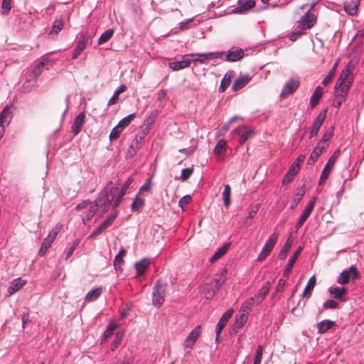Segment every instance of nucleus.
Returning <instances> with one entry per match:
<instances>
[{
    "label": "nucleus",
    "instance_id": "1",
    "mask_svg": "<svg viewBox=\"0 0 364 364\" xmlns=\"http://www.w3.org/2000/svg\"><path fill=\"white\" fill-rule=\"evenodd\" d=\"M354 65L352 61H350L346 68L341 73L336 85H335V97L333 105L338 108L346 99L349 89L353 81L352 72Z\"/></svg>",
    "mask_w": 364,
    "mask_h": 364
},
{
    "label": "nucleus",
    "instance_id": "2",
    "mask_svg": "<svg viewBox=\"0 0 364 364\" xmlns=\"http://www.w3.org/2000/svg\"><path fill=\"white\" fill-rule=\"evenodd\" d=\"M225 282V278L223 275L218 276L212 279L209 282H206L202 287V291L207 299H211L219 291L220 287Z\"/></svg>",
    "mask_w": 364,
    "mask_h": 364
},
{
    "label": "nucleus",
    "instance_id": "3",
    "mask_svg": "<svg viewBox=\"0 0 364 364\" xmlns=\"http://www.w3.org/2000/svg\"><path fill=\"white\" fill-rule=\"evenodd\" d=\"M279 237V233L274 232L271 235L267 241L266 242L264 247L262 248L261 252L258 255L257 260L259 262L264 261L267 256L269 255L271 252L272 251L275 244L277 243V239Z\"/></svg>",
    "mask_w": 364,
    "mask_h": 364
},
{
    "label": "nucleus",
    "instance_id": "4",
    "mask_svg": "<svg viewBox=\"0 0 364 364\" xmlns=\"http://www.w3.org/2000/svg\"><path fill=\"white\" fill-rule=\"evenodd\" d=\"M166 293V284L158 281L153 291V304L157 307L160 306L164 302V297Z\"/></svg>",
    "mask_w": 364,
    "mask_h": 364
},
{
    "label": "nucleus",
    "instance_id": "5",
    "mask_svg": "<svg viewBox=\"0 0 364 364\" xmlns=\"http://www.w3.org/2000/svg\"><path fill=\"white\" fill-rule=\"evenodd\" d=\"M340 154H341L340 149H337L334 151L333 155L329 158L327 164H326V166L321 173L320 180H319L320 185L322 184L323 183H324V181L328 177V176H329L337 159L339 157Z\"/></svg>",
    "mask_w": 364,
    "mask_h": 364
},
{
    "label": "nucleus",
    "instance_id": "6",
    "mask_svg": "<svg viewBox=\"0 0 364 364\" xmlns=\"http://www.w3.org/2000/svg\"><path fill=\"white\" fill-rule=\"evenodd\" d=\"M359 277V272H358L355 265H352L348 269L343 271L337 279V282L341 284H346L350 282V279L354 280Z\"/></svg>",
    "mask_w": 364,
    "mask_h": 364
},
{
    "label": "nucleus",
    "instance_id": "7",
    "mask_svg": "<svg viewBox=\"0 0 364 364\" xmlns=\"http://www.w3.org/2000/svg\"><path fill=\"white\" fill-rule=\"evenodd\" d=\"M60 231V228L56 225L53 230L48 233V236L44 239L43 242L41 245V249L39 250L38 255L40 256H43L48 248L50 247L51 244L54 242Z\"/></svg>",
    "mask_w": 364,
    "mask_h": 364
},
{
    "label": "nucleus",
    "instance_id": "8",
    "mask_svg": "<svg viewBox=\"0 0 364 364\" xmlns=\"http://www.w3.org/2000/svg\"><path fill=\"white\" fill-rule=\"evenodd\" d=\"M224 53L211 52L208 53H191L189 55L191 57H197L191 60V62L204 63L208 60L220 58Z\"/></svg>",
    "mask_w": 364,
    "mask_h": 364
},
{
    "label": "nucleus",
    "instance_id": "9",
    "mask_svg": "<svg viewBox=\"0 0 364 364\" xmlns=\"http://www.w3.org/2000/svg\"><path fill=\"white\" fill-rule=\"evenodd\" d=\"M327 110L320 112L315 118L309 132V138H313L317 135L320 127L323 123L326 117Z\"/></svg>",
    "mask_w": 364,
    "mask_h": 364
},
{
    "label": "nucleus",
    "instance_id": "10",
    "mask_svg": "<svg viewBox=\"0 0 364 364\" xmlns=\"http://www.w3.org/2000/svg\"><path fill=\"white\" fill-rule=\"evenodd\" d=\"M118 215V211L114 210V213L109 215L106 220H105L98 228H97L90 235V237H95L100 235L102 231L109 228L114 222V219Z\"/></svg>",
    "mask_w": 364,
    "mask_h": 364
},
{
    "label": "nucleus",
    "instance_id": "11",
    "mask_svg": "<svg viewBox=\"0 0 364 364\" xmlns=\"http://www.w3.org/2000/svg\"><path fill=\"white\" fill-rule=\"evenodd\" d=\"M315 203H316V198L311 200L308 203V205L306 206L303 213L299 217V218L295 225V228L296 229V230H298L299 229L301 228V227L304 225L305 221L309 217V215H311V213L315 206Z\"/></svg>",
    "mask_w": 364,
    "mask_h": 364
},
{
    "label": "nucleus",
    "instance_id": "12",
    "mask_svg": "<svg viewBox=\"0 0 364 364\" xmlns=\"http://www.w3.org/2000/svg\"><path fill=\"white\" fill-rule=\"evenodd\" d=\"M299 81L296 79H290L287 83L284 85L282 92L280 94V97L282 98H285L287 95H291L294 93L299 86Z\"/></svg>",
    "mask_w": 364,
    "mask_h": 364
},
{
    "label": "nucleus",
    "instance_id": "13",
    "mask_svg": "<svg viewBox=\"0 0 364 364\" xmlns=\"http://www.w3.org/2000/svg\"><path fill=\"white\" fill-rule=\"evenodd\" d=\"M117 189V188L114 186L113 183L112 181H109V183H107L104 189L102 190L101 192L99 193V196L97 197V202H102L104 198L107 197L112 198V199L114 200Z\"/></svg>",
    "mask_w": 364,
    "mask_h": 364
},
{
    "label": "nucleus",
    "instance_id": "14",
    "mask_svg": "<svg viewBox=\"0 0 364 364\" xmlns=\"http://www.w3.org/2000/svg\"><path fill=\"white\" fill-rule=\"evenodd\" d=\"M201 331V326L198 325L185 339L183 346L186 348H192Z\"/></svg>",
    "mask_w": 364,
    "mask_h": 364
},
{
    "label": "nucleus",
    "instance_id": "15",
    "mask_svg": "<svg viewBox=\"0 0 364 364\" xmlns=\"http://www.w3.org/2000/svg\"><path fill=\"white\" fill-rule=\"evenodd\" d=\"M234 132L240 136V144H244L253 134V130L247 127H239Z\"/></svg>",
    "mask_w": 364,
    "mask_h": 364
},
{
    "label": "nucleus",
    "instance_id": "16",
    "mask_svg": "<svg viewBox=\"0 0 364 364\" xmlns=\"http://www.w3.org/2000/svg\"><path fill=\"white\" fill-rule=\"evenodd\" d=\"M232 314H233V310L229 309L220 318L219 322L217 324L216 330H215L216 340L218 339L220 332L225 328L226 323H228V320L231 318Z\"/></svg>",
    "mask_w": 364,
    "mask_h": 364
},
{
    "label": "nucleus",
    "instance_id": "17",
    "mask_svg": "<svg viewBox=\"0 0 364 364\" xmlns=\"http://www.w3.org/2000/svg\"><path fill=\"white\" fill-rule=\"evenodd\" d=\"M302 251V247L299 246L297 250L294 252V254L289 258L288 263L286 266L284 272L283 273V277L287 278L291 272V269L294 267L295 262L296 261L298 257L301 254Z\"/></svg>",
    "mask_w": 364,
    "mask_h": 364
},
{
    "label": "nucleus",
    "instance_id": "18",
    "mask_svg": "<svg viewBox=\"0 0 364 364\" xmlns=\"http://www.w3.org/2000/svg\"><path fill=\"white\" fill-rule=\"evenodd\" d=\"M26 284V281L19 277L14 279L7 289L9 296H11L20 289H21Z\"/></svg>",
    "mask_w": 364,
    "mask_h": 364
},
{
    "label": "nucleus",
    "instance_id": "19",
    "mask_svg": "<svg viewBox=\"0 0 364 364\" xmlns=\"http://www.w3.org/2000/svg\"><path fill=\"white\" fill-rule=\"evenodd\" d=\"M238 6L232 10V13H243L250 10L255 6V1L253 0H240Z\"/></svg>",
    "mask_w": 364,
    "mask_h": 364
},
{
    "label": "nucleus",
    "instance_id": "20",
    "mask_svg": "<svg viewBox=\"0 0 364 364\" xmlns=\"http://www.w3.org/2000/svg\"><path fill=\"white\" fill-rule=\"evenodd\" d=\"M316 21V17L314 14L307 12L299 22V26L301 29H308L311 28Z\"/></svg>",
    "mask_w": 364,
    "mask_h": 364
},
{
    "label": "nucleus",
    "instance_id": "21",
    "mask_svg": "<svg viewBox=\"0 0 364 364\" xmlns=\"http://www.w3.org/2000/svg\"><path fill=\"white\" fill-rule=\"evenodd\" d=\"M359 4L360 0H345L343 7L348 14L354 16L357 13Z\"/></svg>",
    "mask_w": 364,
    "mask_h": 364
},
{
    "label": "nucleus",
    "instance_id": "22",
    "mask_svg": "<svg viewBox=\"0 0 364 364\" xmlns=\"http://www.w3.org/2000/svg\"><path fill=\"white\" fill-rule=\"evenodd\" d=\"M251 80L248 75H240L234 81L232 89L233 91H238L245 87Z\"/></svg>",
    "mask_w": 364,
    "mask_h": 364
},
{
    "label": "nucleus",
    "instance_id": "23",
    "mask_svg": "<svg viewBox=\"0 0 364 364\" xmlns=\"http://www.w3.org/2000/svg\"><path fill=\"white\" fill-rule=\"evenodd\" d=\"M244 56V51L242 48H232L226 54V60L230 62L237 61Z\"/></svg>",
    "mask_w": 364,
    "mask_h": 364
},
{
    "label": "nucleus",
    "instance_id": "24",
    "mask_svg": "<svg viewBox=\"0 0 364 364\" xmlns=\"http://www.w3.org/2000/svg\"><path fill=\"white\" fill-rule=\"evenodd\" d=\"M85 114L84 112H80L75 119L73 124L72 126L73 132L75 135H77L81 130L82 126L85 124Z\"/></svg>",
    "mask_w": 364,
    "mask_h": 364
},
{
    "label": "nucleus",
    "instance_id": "25",
    "mask_svg": "<svg viewBox=\"0 0 364 364\" xmlns=\"http://www.w3.org/2000/svg\"><path fill=\"white\" fill-rule=\"evenodd\" d=\"M132 183V179L131 178H129L127 181L123 185L122 190L118 193L117 198L114 199L113 203V208L115 209L117 208L119 204L121 203L122 198L125 194V192L127 189L129 188L130 184Z\"/></svg>",
    "mask_w": 364,
    "mask_h": 364
},
{
    "label": "nucleus",
    "instance_id": "26",
    "mask_svg": "<svg viewBox=\"0 0 364 364\" xmlns=\"http://www.w3.org/2000/svg\"><path fill=\"white\" fill-rule=\"evenodd\" d=\"M272 284L269 282H267L264 285L259 289L258 294L255 296L256 304H260L268 294L271 288Z\"/></svg>",
    "mask_w": 364,
    "mask_h": 364
},
{
    "label": "nucleus",
    "instance_id": "27",
    "mask_svg": "<svg viewBox=\"0 0 364 364\" xmlns=\"http://www.w3.org/2000/svg\"><path fill=\"white\" fill-rule=\"evenodd\" d=\"M87 41V38L82 36L81 39L77 41L76 48L73 50L72 58L76 59L81 52L85 48Z\"/></svg>",
    "mask_w": 364,
    "mask_h": 364
},
{
    "label": "nucleus",
    "instance_id": "28",
    "mask_svg": "<svg viewBox=\"0 0 364 364\" xmlns=\"http://www.w3.org/2000/svg\"><path fill=\"white\" fill-rule=\"evenodd\" d=\"M191 63V59H184L178 62H171L168 63V67L170 69L176 71L189 67Z\"/></svg>",
    "mask_w": 364,
    "mask_h": 364
},
{
    "label": "nucleus",
    "instance_id": "29",
    "mask_svg": "<svg viewBox=\"0 0 364 364\" xmlns=\"http://www.w3.org/2000/svg\"><path fill=\"white\" fill-rule=\"evenodd\" d=\"M12 117L11 112H10V107L6 106L2 112L0 113V126L4 127V124H8Z\"/></svg>",
    "mask_w": 364,
    "mask_h": 364
},
{
    "label": "nucleus",
    "instance_id": "30",
    "mask_svg": "<svg viewBox=\"0 0 364 364\" xmlns=\"http://www.w3.org/2000/svg\"><path fill=\"white\" fill-rule=\"evenodd\" d=\"M323 95V88L318 86L310 99V105L312 108L316 107Z\"/></svg>",
    "mask_w": 364,
    "mask_h": 364
},
{
    "label": "nucleus",
    "instance_id": "31",
    "mask_svg": "<svg viewBox=\"0 0 364 364\" xmlns=\"http://www.w3.org/2000/svg\"><path fill=\"white\" fill-rule=\"evenodd\" d=\"M150 261L148 259H142L140 261L135 263L134 267L137 271V275L141 276L146 269L149 266Z\"/></svg>",
    "mask_w": 364,
    "mask_h": 364
},
{
    "label": "nucleus",
    "instance_id": "32",
    "mask_svg": "<svg viewBox=\"0 0 364 364\" xmlns=\"http://www.w3.org/2000/svg\"><path fill=\"white\" fill-rule=\"evenodd\" d=\"M234 75V72L232 70L228 71L225 75L223 79L220 82V85L219 87V91L220 92H223L226 88L230 85L231 79Z\"/></svg>",
    "mask_w": 364,
    "mask_h": 364
},
{
    "label": "nucleus",
    "instance_id": "33",
    "mask_svg": "<svg viewBox=\"0 0 364 364\" xmlns=\"http://www.w3.org/2000/svg\"><path fill=\"white\" fill-rule=\"evenodd\" d=\"M335 323L330 320H323L317 323L318 331L319 333H324L330 330Z\"/></svg>",
    "mask_w": 364,
    "mask_h": 364
},
{
    "label": "nucleus",
    "instance_id": "34",
    "mask_svg": "<svg viewBox=\"0 0 364 364\" xmlns=\"http://www.w3.org/2000/svg\"><path fill=\"white\" fill-rule=\"evenodd\" d=\"M102 291L103 289L101 287L90 291L85 296V301L88 302L95 301L102 294Z\"/></svg>",
    "mask_w": 364,
    "mask_h": 364
},
{
    "label": "nucleus",
    "instance_id": "35",
    "mask_svg": "<svg viewBox=\"0 0 364 364\" xmlns=\"http://www.w3.org/2000/svg\"><path fill=\"white\" fill-rule=\"evenodd\" d=\"M247 315L245 313L239 311V314L235 316L234 329L241 328L245 325L247 320Z\"/></svg>",
    "mask_w": 364,
    "mask_h": 364
},
{
    "label": "nucleus",
    "instance_id": "36",
    "mask_svg": "<svg viewBox=\"0 0 364 364\" xmlns=\"http://www.w3.org/2000/svg\"><path fill=\"white\" fill-rule=\"evenodd\" d=\"M64 21L61 18L55 19L53 23V27L50 31V35L53 37L57 36L58 33L62 30L64 26Z\"/></svg>",
    "mask_w": 364,
    "mask_h": 364
},
{
    "label": "nucleus",
    "instance_id": "37",
    "mask_svg": "<svg viewBox=\"0 0 364 364\" xmlns=\"http://www.w3.org/2000/svg\"><path fill=\"white\" fill-rule=\"evenodd\" d=\"M328 292L333 295L336 299H341L346 294L347 289L345 287H333L328 289Z\"/></svg>",
    "mask_w": 364,
    "mask_h": 364
},
{
    "label": "nucleus",
    "instance_id": "38",
    "mask_svg": "<svg viewBox=\"0 0 364 364\" xmlns=\"http://www.w3.org/2000/svg\"><path fill=\"white\" fill-rule=\"evenodd\" d=\"M229 247L230 243L225 244L213 255V257L210 259V262L213 263L218 259L221 258L228 252Z\"/></svg>",
    "mask_w": 364,
    "mask_h": 364
},
{
    "label": "nucleus",
    "instance_id": "39",
    "mask_svg": "<svg viewBox=\"0 0 364 364\" xmlns=\"http://www.w3.org/2000/svg\"><path fill=\"white\" fill-rule=\"evenodd\" d=\"M113 200L112 198H104V200L102 202H97V198L95 200V205L97 207L100 208L102 213H105L108 211L109 206L112 203V201Z\"/></svg>",
    "mask_w": 364,
    "mask_h": 364
},
{
    "label": "nucleus",
    "instance_id": "40",
    "mask_svg": "<svg viewBox=\"0 0 364 364\" xmlns=\"http://www.w3.org/2000/svg\"><path fill=\"white\" fill-rule=\"evenodd\" d=\"M230 195H231V188H230V185L226 184L224 186V191L223 192L222 197H223V204L227 208L230 206V205L231 203Z\"/></svg>",
    "mask_w": 364,
    "mask_h": 364
},
{
    "label": "nucleus",
    "instance_id": "41",
    "mask_svg": "<svg viewBox=\"0 0 364 364\" xmlns=\"http://www.w3.org/2000/svg\"><path fill=\"white\" fill-rule=\"evenodd\" d=\"M292 243H293V242L291 238H288L286 242L284 243L282 249L281 250V251L279 254V259L284 260L286 259L288 252L289 251V250L291 247Z\"/></svg>",
    "mask_w": 364,
    "mask_h": 364
},
{
    "label": "nucleus",
    "instance_id": "42",
    "mask_svg": "<svg viewBox=\"0 0 364 364\" xmlns=\"http://www.w3.org/2000/svg\"><path fill=\"white\" fill-rule=\"evenodd\" d=\"M255 303H256V300L254 296L249 298L242 304V306L240 307V312L249 314Z\"/></svg>",
    "mask_w": 364,
    "mask_h": 364
},
{
    "label": "nucleus",
    "instance_id": "43",
    "mask_svg": "<svg viewBox=\"0 0 364 364\" xmlns=\"http://www.w3.org/2000/svg\"><path fill=\"white\" fill-rule=\"evenodd\" d=\"M226 141L223 139H220L214 149L215 154L220 156L225 154L226 151Z\"/></svg>",
    "mask_w": 364,
    "mask_h": 364
},
{
    "label": "nucleus",
    "instance_id": "44",
    "mask_svg": "<svg viewBox=\"0 0 364 364\" xmlns=\"http://www.w3.org/2000/svg\"><path fill=\"white\" fill-rule=\"evenodd\" d=\"M315 284H316V278L314 276H313L309 279V281L306 285V287L303 292V296L310 295L311 293V291L314 289V288L315 287Z\"/></svg>",
    "mask_w": 364,
    "mask_h": 364
},
{
    "label": "nucleus",
    "instance_id": "45",
    "mask_svg": "<svg viewBox=\"0 0 364 364\" xmlns=\"http://www.w3.org/2000/svg\"><path fill=\"white\" fill-rule=\"evenodd\" d=\"M322 153L323 152L321 151V149L319 147H315L313 151L311 153L310 156L308 159V164H314L317 161V159Z\"/></svg>",
    "mask_w": 364,
    "mask_h": 364
},
{
    "label": "nucleus",
    "instance_id": "46",
    "mask_svg": "<svg viewBox=\"0 0 364 364\" xmlns=\"http://www.w3.org/2000/svg\"><path fill=\"white\" fill-rule=\"evenodd\" d=\"M136 117V114L134 113V114H131L129 115H128L127 117L123 118L122 119H121L117 126L122 129V130L126 127H127L131 122Z\"/></svg>",
    "mask_w": 364,
    "mask_h": 364
},
{
    "label": "nucleus",
    "instance_id": "47",
    "mask_svg": "<svg viewBox=\"0 0 364 364\" xmlns=\"http://www.w3.org/2000/svg\"><path fill=\"white\" fill-rule=\"evenodd\" d=\"M338 60L335 63L333 67L332 68V69L330 70V72L328 73V75L322 81V84L323 85H327L328 83H330L333 79V77H334L335 74H336V68L338 65Z\"/></svg>",
    "mask_w": 364,
    "mask_h": 364
},
{
    "label": "nucleus",
    "instance_id": "48",
    "mask_svg": "<svg viewBox=\"0 0 364 364\" xmlns=\"http://www.w3.org/2000/svg\"><path fill=\"white\" fill-rule=\"evenodd\" d=\"M114 30L108 29L105 33H103L101 36L99 38L98 44L102 45L106 42H107L113 36Z\"/></svg>",
    "mask_w": 364,
    "mask_h": 364
},
{
    "label": "nucleus",
    "instance_id": "49",
    "mask_svg": "<svg viewBox=\"0 0 364 364\" xmlns=\"http://www.w3.org/2000/svg\"><path fill=\"white\" fill-rule=\"evenodd\" d=\"M144 204V199L138 196H136L135 200L132 202V210L133 211L139 210Z\"/></svg>",
    "mask_w": 364,
    "mask_h": 364
},
{
    "label": "nucleus",
    "instance_id": "50",
    "mask_svg": "<svg viewBox=\"0 0 364 364\" xmlns=\"http://www.w3.org/2000/svg\"><path fill=\"white\" fill-rule=\"evenodd\" d=\"M193 171H194V166H192V167H191V168H187L182 169L180 179L182 181H187L191 177L192 173H193Z\"/></svg>",
    "mask_w": 364,
    "mask_h": 364
},
{
    "label": "nucleus",
    "instance_id": "51",
    "mask_svg": "<svg viewBox=\"0 0 364 364\" xmlns=\"http://www.w3.org/2000/svg\"><path fill=\"white\" fill-rule=\"evenodd\" d=\"M123 130L120 129L117 125L114 127L109 134L110 141L117 140L120 136V134Z\"/></svg>",
    "mask_w": 364,
    "mask_h": 364
},
{
    "label": "nucleus",
    "instance_id": "52",
    "mask_svg": "<svg viewBox=\"0 0 364 364\" xmlns=\"http://www.w3.org/2000/svg\"><path fill=\"white\" fill-rule=\"evenodd\" d=\"M11 8V0H2L1 4V14L7 15Z\"/></svg>",
    "mask_w": 364,
    "mask_h": 364
},
{
    "label": "nucleus",
    "instance_id": "53",
    "mask_svg": "<svg viewBox=\"0 0 364 364\" xmlns=\"http://www.w3.org/2000/svg\"><path fill=\"white\" fill-rule=\"evenodd\" d=\"M263 353V347L262 346H259L256 350V354L254 360L253 364H260L262 360Z\"/></svg>",
    "mask_w": 364,
    "mask_h": 364
},
{
    "label": "nucleus",
    "instance_id": "54",
    "mask_svg": "<svg viewBox=\"0 0 364 364\" xmlns=\"http://www.w3.org/2000/svg\"><path fill=\"white\" fill-rule=\"evenodd\" d=\"M333 132V127H330L323 135L322 138L321 139V141H325L328 143V141L330 140V139L332 136Z\"/></svg>",
    "mask_w": 364,
    "mask_h": 364
},
{
    "label": "nucleus",
    "instance_id": "55",
    "mask_svg": "<svg viewBox=\"0 0 364 364\" xmlns=\"http://www.w3.org/2000/svg\"><path fill=\"white\" fill-rule=\"evenodd\" d=\"M191 200V197L189 195H186L183 196L178 203L179 206L181 208H184L185 206H186Z\"/></svg>",
    "mask_w": 364,
    "mask_h": 364
},
{
    "label": "nucleus",
    "instance_id": "56",
    "mask_svg": "<svg viewBox=\"0 0 364 364\" xmlns=\"http://www.w3.org/2000/svg\"><path fill=\"white\" fill-rule=\"evenodd\" d=\"M337 306L338 302L333 299L326 300L323 305L324 309H335Z\"/></svg>",
    "mask_w": 364,
    "mask_h": 364
},
{
    "label": "nucleus",
    "instance_id": "57",
    "mask_svg": "<svg viewBox=\"0 0 364 364\" xmlns=\"http://www.w3.org/2000/svg\"><path fill=\"white\" fill-rule=\"evenodd\" d=\"M45 63L44 62H41L38 63V65L35 67V68L33 70V74L35 75V77H38L41 73H42V68L44 67Z\"/></svg>",
    "mask_w": 364,
    "mask_h": 364
},
{
    "label": "nucleus",
    "instance_id": "58",
    "mask_svg": "<svg viewBox=\"0 0 364 364\" xmlns=\"http://www.w3.org/2000/svg\"><path fill=\"white\" fill-rule=\"evenodd\" d=\"M285 284H286V280L285 279H280L276 286V291H275V293L277 292H281V291H284V287H285Z\"/></svg>",
    "mask_w": 364,
    "mask_h": 364
},
{
    "label": "nucleus",
    "instance_id": "59",
    "mask_svg": "<svg viewBox=\"0 0 364 364\" xmlns=\"http://www.w3.org/2000/svg\"><path fill=\"white\" fill-rule=\"evenodd\" d=\"M132 149L139 151L141 148V142L138 138H135L131 143L130 145Z\"/></svg>",
    "mask_w": 364,
    "mask_h": 364
},
{
    "label": "nucleus",
    "instance_id": "60",
    "mask_svg": "<svg viewBox=\"0 0 364 364\" xmlns=\"http://www.w3.org/2000/svg\"><path fill=\"white\" fill-rule=\"evenodd\" d=\"M294 177V174L287 171V173L285 174V176H284V178L282 179V184L285 185V184L290 183L293 180Z\"/></svg>",
    "mask_w": 364,
    "mask_h": 364
},
{
    "label": "nucleus",
    "instance_id": "61",
    "mask_svg": "<svg viewBox=\"0 0 364 364\" xmlns=\"http://www.w3.org/2000/svg\"><path fill=\"white\" fill-rule=\"evenodd\" d=\"M300 166L298 165L297 162H294L288 171L294 174V176L299 171Z\"/></svg>",
    "mask_w": 364,
    "mask_h": 364
},
{
    "label": "nucleus",
    "instance_id": "62",
    "mask_svg": "<svg viewBox=\"0 0 364 364\" xmlns=\"http://www.w3.org/2000/svg\"><path fill=\"white\" fill-rule=\"evenodd\" d=\"M79 245V240H76L73 245L70 247L67 252V255L65 259H68L73 253L74 250L76 249L77 245Z\"/></svg>",
    "mask_w": 364,
    "mask_h": 364
},
{
    "label": "nucleus",
    "instance_id": "63",
    "mask_svg": "<svg viewBox=\"0 0 364 364\" xmlns=\"http://www.w3.org/2000/svg\"><path fill=\"white\" fill-rule=\"evenodd\" d=\"M123 259L120 257L119 256L116 255L114 260V265L116 269H120L121 265L123 263Z\"/></svg>",
    "mask_w": 364,
    "mask_h": 364
},
{
    "label": "nucleus",
    "instance_id": "64",
    "mask_svg": "<svg viewBox=\"0 0 364 364\" xmlns=\"http://www.w3.org/2000/svg\"><path fill=\"white\" fill-rule=\"evenodd\" d=\"M151 184V178L147 179L146 183L141 187L140 191H146V192L150 191Z\"/></svg>",
    "mask_w": 364,
    "mask_h": 364
}]
</instances>
